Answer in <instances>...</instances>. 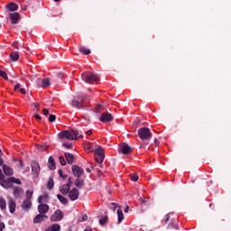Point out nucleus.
<instances>
[{"mask_svg":"<svg viewBox=\"0 0 231 231\" xmlns=\"http://www.w3.org/2000/svg\"><path fill=\"white\" fill-rule=\"evenodd\" d=\"M58 136L59 138H60V140H64V138H66V140H79V138H84V135H82L80 132L79 131L69 132L68 130L60 132L58 134Z\"/></svg>","mask_w":231,"mask_h":231,"instance_id":"1","label":"nucleus"},{"mask_svg":"<svg viewBox=\"0 0 231 231\" xmlns=\"http://www.w3.org/2000/svg\"><path fill=\"white\" fill-rule=\"evenodd\" d=\"M81 79L87 84H95V82H98L100 78L97 74H94L90 71H86L81 74Z\"/></svg>","mask_w":231,"mask_h":231,"instance_id":"2","label":"nucleus"},{"mask_svg":"<svg viewBox=\"0 0 231 231\" xmlns=\"http://www.w3.org/2000/svg\"><path fill=\"white\" fill-rule=\"evenodd\" d=\"M94 158L96 162L99 164L100 169H102V163H104V159L106 158V153H104V148L98 146L94 152Z\"/></svg>","mask_w":231,"mask_h":231,"instance_id":"3","label":"nucleus"},{"mask_svg":"<svg viewBox=\"0 0 231 231\" xmlns=\"http://www.w3.org/2000/svg\"><path fill=\"white\" fill-rule=\"evenodd\" d=\"M138 136L143 142L149 141L152 138V133L147 127H142L137 131Z\"/></svg>","mask_w":231,"mask_h":231,"instance_id":"4","label":"nucleus"},{"mask_svg":"<svg viewBox=\"0 0 231 231\" xmlns=\"http://www.w3.org/2000/svg\"><path fill=\"white\" fill-rule=\"evenodd\" d=\"M70 105L75 109H84V97H74Z\"/></svg>","mask_w":231,"mask_h":231,"instance_id":"5","label":"nucleus"},{"mask_svg":"<svg viewBox=\"0 0 231 231\" xmlns=\"http://www.w3.org/2000/svg\"><path fill=\"white\" fill-rule=\"evenodd\" d=\"M64 219V213L60 209H57L51 217V221L57 222V221H62Z\"/></svg>","mask_w":231,"mask_h":231,"instance_id":"6","label":"nucleus"},{"mask_svg":"<svg viewBox=\"0 0 231 231\" xmlns=\"http://www.w3.org/2000/svg\"><path fill=\"white\" fill-rule=\"evenodd\" d=\"M32 172L35 178H39V174L41 173V165L36 161H32L31 162Z\"/></svg>","mask_w":231,"mask_h":231,"instance_id":"7","label":"nucleus"},{"mask_svg":"<svg viewBox=\"0 0 231 231\" xmlns=\"http://www.w3.org/2000/svg\"><path fill=\"white\" fill-rule=\"evenodd\" d=\"M71 171H72L73 176H75V178L77 179L80 178V176L84 174V169H82L79 165H72Z\"/></svg>","mask_w":231,"mask_h":231,"instance_id":"8","label":"nucleus"},{"mask_svg":"<svg viewBox=\"0 0 231 231\" xmlns=\"http://www.w3.org/2000/svg\"><path fill=\"white\" fill-rule=\"evenodd\" d=\"M80 196V191L77 188H73L69 191V198L70 201H77V199Z\"/></svg>","mask_w":231,"mask_h":231,"instance_id":"9","label":"nucleus"},{"mask_svg":"<svg viewBox=\"0 0 231 231\" xmlns=\"http://www.w3.org/2000/svg\"><path fill=\"white\" fill-rule=\"evenodd\" d=\"M100 122L104 124H108L109 122H113V115L109 113H103L99 118Z\"/></svg>","mask_w":231,"mask_h":231,"instance_id":"10","label":"nucleus"},{"mask_svg":"<svg viewBox=\"0 0 231 231\" xmlns=\"http://www.w3.org/2000/svg\"><path fill=\"white\" fill-rule=\"evenodd\" d=\"M17 207V204L15 203V200L14 199L9 198L8 199V208L10 214H14L15 212V208Z\"/></svg>","mask_w":231,"mask_h":231,"instance_id":"11","label":"nucleus"},{"mask_svg":"<svg viewBox=\"0 0 231 231\" xmlns=\"http://www.w3.org/2000/svg\"><path fill=\"white\" fill-rule=\"evenodd\" d=\"M10 20L12 24H18L19 21H21V14L19 13H13L10 14Z\"/></svg>","mask_w":231,"mask_h":231,"instance_id":"12","label":"nucleus"},{"mask_svg":"<svg viewBox=\"0 0 231 231\" xmlns=\"http://www.w3.org/2000/svg\"><path fill=\"white\" fill-rule=\"evenodd\" d=\"M1 187H3L4 189H12V177L8 178V179H4L1 182H0Z\"/></svg>","mask_w":231,"mask_h":231,"instance_id":"13","label":"nucleus"},{"mask_svg":"<svg viewBox=\"0 0 231 231\" xmlns=\"http://www.w3.org/2000/svg\"><path fill=\"white\" fill-rule=\"evenodd\" d=\"M48 210H50V206H48V204H40L38 206V212L40 214H42L43 216H45V214H48Z\"/></svg>","mask_w":231,"mask_h":231,"instance_id":"14","label":"nucleus"},{"mask_svg":"<svg viewBox=\"0 0 231 231\" xmlns=\"http://www.w3.org/2000/svg\"><path fill=\"white\" fill-rule=\"evenodd\" d=\"M3 171H4V174L5 176H14V168L6 165V164H4L3 165Z\"/></svg>","mask_w":231,"mask_h":231,"instance_id":"15","label":"nucleus"},{"mask_svg":"<svg viewBox=\"0 0 231 231\" xmlns=\"http://www.w3.org/2000/svg\"><path fill=\"white\" fill-rule=\"evenodd\" d=\"M64 156L69 165H73V163H75V155H73V153L65 152Z\"/></svg>","mask_w":231,"mask_h":231,"instance_id":"16","label":"nucleus"},{"mask_svg":"<svg viewBox=\"0 0 231 231\" xmlns=\"http://www.w3.org/2000/svg\"><path fill=\"white\" fill-rule=\"evenodd\" d=\"M24 192V190H23V188L16 186L14 189V197L15 198V199H18V198H21V194H23Z\"/></svg>","mask_w":231,"mask_h":231,"instance_id":"17","label":"nucleus"},{"mask_svg":"<svg viewBox=\"0 0 231 231\" xmlns=\"http://www.w3.org/2000/svg\"><path fill=\"white\" fill-rule=\"evenodd\" d=\"M48 219V216L46 215H42V213H40L39 215H37L34 218H33V223L37 224V223H42V221Z\"/></svg>","mask_w":231,"mask_h":231,"instance_id":"18","label":"nucleus"},{"mask_svg":"<svg viewBox=\"0 0 231 231\" xmlns=\"http://www.w3.org/2000/svg\"><path fill=\"white\" fill-rule=\"evenodd\" d=\"M121 152L123 154H131L133 152V148L129 144H124L121 146Z\"/></svg>","mask_w":231,"mask_h":231,"instance_id":"19","label":"nucleus"},{"mask_svg":"<svg viewBox=\"0 0 231 231\" xmlns=\"http://www.w3.org/2000/svg\"><path fill=\"white\" fill-rule=\"evenodd\" d=\"M70 189L71 188L69 186H68V184H64V185L60 187V192L63 196H68V194L69 193Z\"/></svg>","mask_w":231,"mask_h":231,"instance_id":"20","label":"nucleus"},{"mask_svg":"<svg viewBox=\"0 0 231 231\" xmlns=\"http://www.w3.org/2000/svg\"><path fill=\"white\" fill-rule=\"evenodd\" d=\"M48 167L51 171H55V169H57V166L55 165V159L51 156L49 157Z\"/></svg>","mask_w":231,"mask_h":231,"instance_id":"21","label":"nucleus"},{"mask_svg":"<svg viewBox=\"0 0 231 231\" xmlns=\"http://www.w3.org/2000/svg\"><path fill=\"white\" fill-rule=\"evenodd\" d=\"M21 207L23 210H30L32 208V200H23Z\"/></svg>","mask_w":231,"mask_h":231,"instance_id":"22","label":"nucleus"},{"mask_svg":"<svg viewBox=\"0 0 231 231\" xmlns=\"http://www.w3.org/2000/svg\"><path fill=\"white\" fill-rule=\"evenodd\" d=\"M117 223L118 225H120V223H122V221H124L125 217H124V212L122 211V208L119 207V208L117 209Z\"/></svg>","mask_w":231,"mask_h":231,"instance_id":"23","label":"nucleus"},{"mask_svg":"<svg viewBox=\"0 0 231 231\" xmlns=\"http://www.w3.org/2000/svg\"><path fill=\"white\" fill-rule=\"evenodd\" d=\"M75 187H77V189H83L84 188V180L78 178L76 179L75 182H74Z\"/></svg>","mask_w":231,"mask_h":231,"instance_id":"24","label":"nucleus"},{"mask_svg":"<svg viewBox=\"0 0 231 231\" xmlns=\"http://www.w3.org/2000/svg\"><path fill=\"white\" fill-rule=\"evenodd\" d=\"M7 8L10 10V12H15L19 10V5L14 2H11L7 5Z\"/></svg>","mask_w":231,"mask_h":231,"instance_id":"25","label":"nucleus"},{"mask_svg":"<svg viewBox=\"0 0 231 231\" xmlns=\"http://www.w3.org/2000/svg\"><path fill=\"white\" fill-rule=\"evenodd\" d=\"M10 60L12 62H17L19 60V52L14 51L10 53Z\"/></svg>","mask_w":231,"mask_h":231,"instance_id":"26","label":"nucleus"},{"mask_svg":"<svg viewBox=\"0 0 231 231\" xmlns=\"http://www.w3.org/2000/svg\"><path fill=\"white\" fill-rule=\"evenodd\" d=\"M79 51L83 55H89L91 53V51L84 46H79Z\"/></svg>","mask_w":231,"mask_h":231,"instance_id":"27","label":"nucleus"},{"mask_svg":"<svg viewBox=\"0 0 231 231\" xmlns=\"http://www.w3.org/2000/svg\"><path fill=\"white\" fill-rule=\"evenodd\" d=\"M57 198L59 199V201H60L62 203V205H68V199L60 194H58L57 195Z\"/></svg>","mask_w":231,"mask_h":231,"instance_id":"28","label":"nucleus"},{"mask_svg":"<svg viewBox=\"0 0 231 231\" xmlns=\"http://www.w3.org/2000/svg\"><path fill=\"white\" fill-rule=\"evenodd\" d=\"M55 187V182L53 181V178L50 177L47 182V188L49 190H51Z\"/></svg>","mask_w":231,"mask_h":231,"instance_id":"29","label":"nucleus"},{"mask_svg":"<svg viewBox=\"0 0 231 231\" xmlns=\"http://www.w3.org/2000/svg\"><path fill=\"white\" fill-rule=\"evenodd\" d=\"M46 231H60V225L59 224H53L51 226H50Z\"/></svg>","mask_w":231,"mask_h":231,"instance_id":"30","label":"nucleus"},{"mask_svg":"<svg viewBox=\"0 0 231 231\" xmlns=\"http://www.w3.org/2000/svg\"><path fill=\"white\" fill-rule=\"evenodd\" d=\"M0 208L1 210H6V200L3 197H0Z\"/></svg>","mask_w":231,"mask_h":231,"instance_id":"31","label":"nucleus"},{"mask_svg":"<svg viewBox=\"0 0 231 231\" xmlns=\"http://www.w3.org/2000/svg\"><path fill=\"white\" fill-rule=\"evenodd\" d=\"M50 86V79H43L42 80V85H39V88H48Z\"/></svg>","mask_w":231,"mask_h":231,"instance_id":"32","label":"nucleus"},{"mask_svg":"<svg viewBox=\"0 0 231 231\" xmlns=\"http://www.w3.org/2000/svg\"><path fill=\"white\" fill-rule=\"evenodd\" d=\"M107 221H109V217L105 216L103 218L99 219V225H101V226H106Z\"/></svg>","mask_w":231,"mask_h":231,"instance_id":"33","label":"nucleus"},{"mask_svg":"<svg viewBox=\"0 0 231 231\" xmlns=\"http://www.w3.org/2000/svg\"><path fill=\"white\" fill-rule=\"evenodd\" d=\"M25 196H26V201H31L32 200V198L33 196V192L32 191H30V190H27L25 192Z\"/></svg>","mask_w":231,"mask_h":231,"instance_id":"34","label":"nucleus"},{"mask_svg":"<svg viewBox=\"0 0 231 231\" xmlns=\"http://www.w3.org/2000/svg\"><path fill=\"white\" fill-rule=\"evenodd\" d=\"M12 183H16V185H23V182L20 179H17L15 177H11Z\"/></svg>","mask_w":231,"mask_h":231,"instance_id":"35","label":"nucleus"},{"mask_svg":"<svg viewBox=\"0 0 231 231\" xmlns=\"http://www.w3.org/2000/svg\"><path fill=\"white\" fill-rule=\"evenodd\" d=\"M0 77L5 79V80H8V74H6V71L0 69Z\"/></svg>","mask_w":231,"mask_h":231,"instance_id":"36","label":"nucleus"},{"mask_svg":"<svg viewBox=\"0 0 231 231\" xmlns=\"http://www.w3.org/2000/svg\"><path fill=\"white\" fill-rule=\"evenodd\" d=\"M86 149H88V151H90V152H93L94 149H93V143H87L85 144Z\"/></svg>","mask_w":231,"mask_h":231,"instance_id":"37","label":"nucleus"},{"mask_svg":"<svg viewBox=\"0 0 231 231\" xmlns=\"http://www.w3.org/2000/svg\"><path fill=\"white\" fill-rule=\"evenodd\" d=\"M59 160H60V165H62V167L66 166V159H64V156H60L59 157Z\"/></svg>","mask_w":231,"mask_h":231,"instance_id":"38","label":"nucleus"},{"mask_svg":"<svg viewBox=\"0 0 231 231\" xmlns=\"http://www.w3.org/2000/svg\"><path fill=\"white\" fill-rule=\"evenodd\" d=\"M168 227L171 229L174 228L175 230H178V225L174 222H171V224H169Z\"/></svg>","mask_w":231,"mask_h":231,"instance_id":"39","label":"nucleus"},{"mask_svg":"<svg viewBox=\"0 0 231 231\" xmlns=\"http://www.w3.org/2000/svg\"><path fill=\"white\" fill-rule=\"evenodd\" d=\"M50 146H48V144H42L39 146V150L40 151H48Z\"/></svg>","mask_w":231,"mask_h":231,"instance_id":"40","label":"nucleus"},{"mask_svg":"<svg viewBox=\"0 0 231 231\" xmlns=\"http://www.w3.org/2000/svg\"><path fill=\"white\" fill-rule=\"evenodd\" d=\"M62 146L65 147L66 149H73V144L70 143H64Z\"/></svg>","mask_w":231,"mask_h":231,"instance_id":"41","label":"nucleus"},{"mask_svg":"<svg viewBox=\"0 0 231 231\" xmlns=\"http://www.w3.org/2000/svg\"><path fill=\"white\" fill-rule=\"evenodd\" d=\"M58 174L60 178H62V180H66L68 178V175L63 174L62 170H59Z\"/></svg>","mask_w":231,"mask_h":231,"instance_id":"42","label":"nucleus"},{"mask_svg":"<svg viewBox=\"0 0 231 231\" xmlns=\"http://www.w3.org/2000/svg\"><path fill=\"white\" fill-rule=\"evenodd\" d=\"M129 178H130V180H132V181H136L138 180V175H136V174H130Z\"/></svg>","mask_w":231,"mask_h":231,"instance_id":"43","label":"nucleus"},{"mask_svg":"<svg viewBox=\"0 0 231 231\" xmlns=\"http://www.w3.org/2000/svg\"><path fill=\"white\" fill-rule=\"evenodd\" d=\"M139 202L141 205H147V203H149V201L145 200L143 198H140Z\"/></svg>","mask_w":231,"mask_h":231,"instance_id":"44","label":"nucleus"},{"mask_svg":"<svg viewBox=\"0 0 231 231\" xmlns=\"http://www.w3.org/2000/svg\"><path fill=\"white\" fill-rule=\"evenodd\" d=\"M171 219V217L169 216V214L165 215L163 222L165 223V225H167V223H169V220Z\"/></svg>","mask_w":231,"mask_h":231,"instance_id":"45","label":"nucleus"},{"mask_svg":"<svg viewBox=\"0 0 231 231\" xmlns=\"http://www.w3.org/2000/svg\"><path fill=\"white\" fill-rule=\"evenodd\" d=\"M67 185L71 189V186L73 185V180L71 177L69 178Z\"/></svg>","mask_w":231,"mask_h":231,"instance_id":"46","label":"nucleus"},{"mask_svg":"<svg viewBox=\"0 0 231 231\" xmlns=\"http://www.w3.org/2000/svg\"><path fill=\"white\" fill-rule=\"evenodd\" d=\"M55 118H56L55 115H50L49 122H55Z\"/></svg>","mask_w":231,"mask_h":231,"instance_id":"47","label":"nucleus"},{"mask_svg":"<svg viewBox=\"0 0 231 231\" xmlns=\"http://www.w3.org/2000/svg\"><path fill=\"white\" fill-rule=\"evenodd\" d=\"M87 219H88L87 215H83V216L80 217L79 221H80V223H84V221H86Z\"/></svg>","mask_w":231,"mask_h":231,"instance_id":"48","label":"nucleus"},{"mask_svg":"<svg viewBox=\"0 0 231 231\" xmlns=\"http://www.w3.org/2000/svg\"><path fill=\"white\" fill-rule=\"evenodd\" d=\"M5 165V160L3 159V154H0V167H3Z\"/></svg>","mask_w":231,"mask_h":231,"instance_id":"49","label":"nucleus"},{"mask_svg":"<svg viewBox=\"0 0 231 231\" xmlns=\"http://www.w3.org/2000/svg\"><path fill=\"white\" fill-rule=\"evenodd\" d=\"M57 77H58V79H64V77H65V75H64V73H62V72H58L57 73Z\"/></svg>","mask_w":231,"mask_h":231,"instance_id":"50","label":"nucleus"},{"mask_svg":"<svg viewBox=\"0 0 231 231\" xmlns=\"http://www.w3.org/2000/svg\"><path fill=\"white\" fill-rule=\"evenodd\" d=\"M42 113H43V115H44L45 116H47V115H50V110H49L48 108H44V109L42 110Z\"/></svg>","mask_w":231,"mask_h":231,"instance_id":"51","label":"nucleus"},{"mask_svg":"<svg viewBox=\"0 0 231 231\" xmlns=\"http://www.w3.org/2000/svg\"><path fill=\"white\" fill-rule=\"evenodd\" d=\"M5 180V175L3 174V170L0 169V181Z\"/></svg>","mask_w":231,"mask_h":231,"instance_id":"52","label":"nucleus"},{"mask_svg":"<svg viewBox=\"0 0 231 231\" xmlns=\"http://www.w3.org/2000/svg\"><path fill=\"white\" fill-rule=\"evenodd\" d=\"M17 89H21V83H17V84L14 86V91H17Z\"/></svg>","mask_w":231,"mask_h":231,"instance_id":"53","label":"nucleus"},{"mask_svg":"<svg viewBox=\"0 0 231 231\" xmlns=\"http://www.w3.org/2000/svg\"><path fill=\"white\" fill-rule=\"evenodd\" d=\"M5 223H3V222H0V231H3V230H5Z\"/></svg>","mask_w":231,"mask_h":231,"instance_id":"54","label":"nucleus"},{"mask_svg":"<svg viewBox=\"0 0 231 231\" xmlns=\"http://www.w3.org/2000/svg\"><path fill=\"white\" fill-rule=\"evenodd\" d=\"M22 95H26V88H20Z\"/></svg>","mask_w":231,"mask_h":231,"instance_id":"55","label":"nucleus"},{"mask_svg":"<svg viewBox=\"0 0 231 231\" xmlns=\"http://www.w3.org/2000/svg\"><path fill=\"white\" fill-rule=\"evenodd\" d=\"M86 134H87L88 136H91V134H93V131L88 130V131L86 132Z\"/></svg>","mask_w":231,"mask_h":231,"instance_id":"56","label":"nucleus"},{"mask_svg":"<svg viewBox=\"0 0 231 231\" xmlns=\"http://www.w3.org/2000/svg\"><path fill=\"white\" fill-rule=\"evenodd\" d=\"M154 145L155 147H158V145H160V142L158 141V139H154Z\"/></svg>","mask_w":231,"mask_h":231,"instance_id":"57","label":"nucleus"},{"mask_svg":"<svg viewBox=\"0 0 231 231\" xmlns=\"http://www.w3.org/2000/svg\"><path fill=\"white\" fill-rule=\"evenodd\" d=\"M32 106L36 109H39V103H32Z\"/></svg>","mask_w":231,"mask_h":231,"instance_id":"58","label":"nucleus"},{"mask_svg":"<svg viewBox=\"0 0 231 231\" xmlns=\"http://www.w3.org/2000/svg\"><path fill=\"white\" fill-rule=\"evenodd\" d=\"M42 198H44V196L41 195L39 198H38V203H42Z\"/></svg>","mask_w":231,"mask_h":231,"instance_id":"59","label":"nucleus"},{"mask_svg":"<svg viewBox=\"0 0 231 231\" xmlns=\"http://www.w3.org/2000/svg\"><path fill=\"white\" fill-rule=\"evenodd\" d=\"M34 117L36 118V120H41V116L39 114H35Z\"/></svg>","mask_w":231,"mask_h":231,"instance_id":"60","label":"nucleus"},{"mask_svg":"<svg viewBox=\"0 0 231 231\" xmlns=\"http://www.w3.org/2000/svg\"><path fill=\"white\" fill-rule=\"evenodd\" d=\"M124 212H125L127 214V212H129V206H126L124 209Z\"/></svg>","mask_w":231,"mask_h":231,"instance_id":"61","label":"nucleus"},{"mask_svg":"<svg viewBox=\"0 0 231 231\" xmlns=\"http://www.w3.org/2000/svg\"><path fill=\"white\" fill-rule=\"evenodd\" d=\"M22 10H23V12H26L28 8L26 7V5H22Z\"/></svg>","mask_w":231,"mask_h":231,"instance_id":"62","label":"nucleus"},{"mask_svg":"<svg viewBox=\"0 0 231 231\" xmlns=\"http://www.w3.org/2000/svg\"><path fill=\"white\" fill-rule=\"evenodd\" d=\"M20 167H24V162L23 161H19Z\"/></svg>","mask_w":231,"mask_h":231,"instance_id":"63","label":"nucleus"},{"mask_svg":"<svg viewBox=\"0 0 231 231\" xmlns=\"http://www.w3.org/2000/svg\"><path fill=\"white\" fill-rule=\"evenodd\" d=\"M101 107H102V105H97V106H96L97 111H98Z\"/></svg>","mask_w":231,"mask_h":231,"instance_id":"64","label":"nucleus"}]
</instances>
